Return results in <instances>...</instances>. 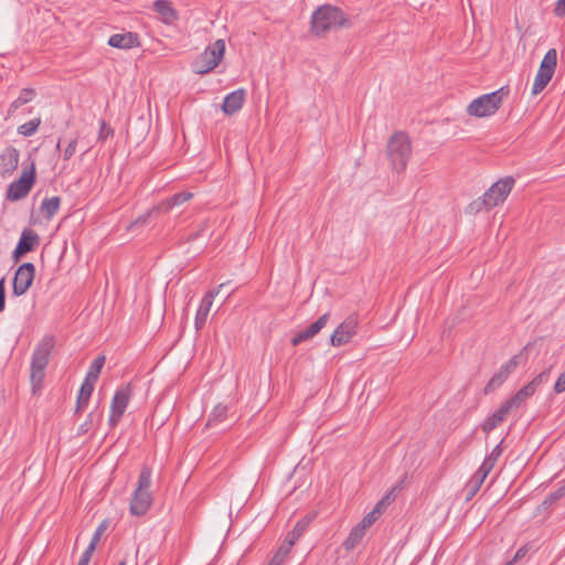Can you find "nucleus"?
<instances>
[{
    "mask_svg": "<svg viewBox=\"0 0 565 565\" xmlns=\"http://www.w3.org/2000/svg\"><path fill=\"white\" fill-rule=\"evenodd\" d=\"M347 26H350V20L338 7L326 4L312 13L311 31L318 36Z\"/></svg>",
    "mask_w": 565,
    "mask_h": 565,
    "instance_id": "f257e3e1",
    "label": "nucleus"
},
{
    "mask_svg": "<svg viewBox=\"0 0 565 565\" xmlns=\"http://www.w3.org/2000/svg\"><path fill=\"white\" fill-rule=\"evenodd\" d=\"M53 348L54 339L52 337H46L35 347L33 351L30 374L33 393H36L42 388V383L45 376V369L49 364Z\"/></svg>",
    "mask_w": 565,
    "mask_h": 565,
    "instance_id": "f03ea898",
    "label": "nucleus"
},
{
    "mask_svg": "<svg viewBox=\"0 0 565 565\" xmlns=\"http://www.w3.org/2000/svg\"><path fill=\"white\" fill-rule=\"evenodd\" d=\"M152 470L149 466H143L138 477L137 488L134 491L129 510L131 514L141 516L147 513L152 503L150 492Z\"/></svg>",
    "mask_w": 565,
    "mask_h": 565,
    "instance_id": "7ed1b4c3",
    "label": "nucleus"
},
{
    "mask_svg": "<svg viewBox=\"0 0 565 565\" xmlns=\"http://www.w3.org/2000/svg\"><path fill=\"white\" fill-rule=\"evenodd\" d=\"M508 94L509 88L507 86L500 87L492 93L483 94L468 105L467 113L478 118L491 116L499 110Z\"/></svg>",
    "mask_w": 565,
    "mask_h": 565,
    "instance_id": "20e7f679",
    "label": "nucleus"
},
{
    "mask_svg": "<svg viewBox=\"0 0 565 565\" xmlns=\"http://www.w3.org/2000/svg\"><path fill=\"white\" fill-rule=\"evenodd\" d=\"M412 153V143L408 136L403 131L395 132L387 143V157L392 168L402 172L406 169Z\"/></svg>",
    "mask_w": 565,
    "mask_h": 565,
    "instance_id": "39448f33",
    "label": "nucleus"
},
{
    "mask_svg": "<svg viewBox=\"0 0 565 565\" xmlns=\"http://www.w3.org/2000/svg\"><path fill=\"white\" fill-rule=\"evenodd\" d=\"M225 53V42L220 39L209 45L192 63V71L204 75L213 71L222 61Z\"/></svg>",
    "mask_w": 565,
    "mask_h": 565,
    "instance_id": "423d86ee",
    "label": "nucleus"
},
{
    "mask_svg": "<svg viewBox=\"0 0 565 565\" xmlns=\"http://www.w3.org/2000/svg\"><path fill=\"white\" fill-rule=\"evenodd\" d=\"M514 185V179L507 177L493 183L483 194L481 201H475L472 205L479 211L481 206L486 209L494 207L503 203Z\"/></svg>",
    "mask_w": 565,
    "mask_h": 565,
    "instance_id": "0eeeda50",
    "label": "nucleus"
},
{
    "mask_svg": "<svg viewBox=\"0 0 565 565\" xmlns=\"http://www.w3.org/2000/svg\"><path fill=\"white\" fill-rule=\"evenodd\" d=\"M557 65V51L555 49H550L539 67V71L535 75L534 83L532 86V95L540 94L552 79L555 68Z\"/></svg>",
    "mask_w": 565,
    "mask_h": 565,
    "instance_id": "6e6552de",
    "label": "nucleus"
},
{
    "mask_svg": "<svg viewBox=\"0 0 565 565\" xmlns=\"http://www.w3.org/2000/svg\"><path fill=\"white\" fill-rule=\"evenodd\" d=\"M35 181V167L31 164L30 169H24L20 178L13 181L7 190V200L19 201L25 198L31 191Z\"/></svg>",
    "mask_w": 565,
    "mask_h": 565,
    "instance_id": "1a4fd4ad",
    "label": "nucleus"
},
{
    "mask_svg": "<svg viewBox=\"0 0 565 565\" xmlns=\"http://www.w3.org/2000/svg\"><path fill=\"white\" fill-rule=\"evenodd\" d=\"M35 276V266L32 263H23L14 274L12 294L17 297L24 295L31 287Z\"/></svg>",
    "mask_w": 565,
    "mask_h": 565,
    "instance_id": "9d476101",
    "label": "nucleus"
},
{
    "mask_svg": "<svg viewBox=\"0 0 565 565\" xmlns=\"http://www.w3.org/2000/svg\"><path fill=\"white\" fill-rule=\"evenodd\" d=\"M131 395L132 390L130 385L116 391L110 405L109 425L111 427H115L119 423L129 404Z\"/></svg>",
    "mask_w": 565,
    "mask_h": 565,
    "instance_id": "9b49d317",
    "label": "nucleus"
},
{
    "mask_svg": "<svg viewBox=\"0 0 565 565\" xmlns=\"http://www.w3.org/2000/svg\"><path fill=\"white\" fill-rule=\"evenodd\" d=\"M358 319L354 316L348 317L341 322L330 337L331 345L341 347L350 342L353 335L356 333Z\"/></svg>",
    "mask_w": 565,
    "mask_h": 565,
    "instance_id": "f8f14e48",
    "label": "nucleus"
},
{
    "mask_svg": "<svg viewBox=\"0 0 565 565\" xmlns=\"http://www.w3.org/2000/svg\"><path fill=\"white\" fill-rule=\"evenodd\" d=\"M520 363V355H513L508 362L501 365L498 372L489 380L484 386L483 393L487 395L500 387L505 380L514 372Z\"/></svg>",
    "mask_w": 565,
    "mask_h": 565,
    "instance_id": "ddd939ff",
    "label": "nucleus"
},
{
    "mask_svg": "<svg viewBox=\"0 0 565 565\" xmlns=\"http://www.w3.org/2000/svg\"><path fill=\"white\" fill-rule=\"evenodd\" d=\"M40 244L38 233L31 228H24L13 250V258L19 260L23 255L34 250Z\"/></svg>",
    "mask_w": 565,
    "mask_h": 565,
    "instance_id": "4468645a",
    "label": "nucleus"
},
{
    "mask_svg": "<svg viewBox=\"0 0 565 565\" xmlns=\"http://www.w3.org/2000/svg\"><path fill=\"white\" fill-rule=\"evenodd\" d=\"M225 286L226 282L221 284L215 290L209 291L202 298L194 319V326L196 330H201L205 326L207 316L213 303V299L221 292L222 288H224Z\"/></svg>",
    "mask_w": 565,
    "mask_h": 565,
    "instance_id": "2eb2a0df",
    "label": "nucleus"
},
{
    "mask_svg": "<svg viewBox=\"0 0 565 565\" xmlns=\"http://www.w3.org/2000/svg\"><path fill=\"white\" fill-rule=\"evenodd\" d=\"M20 154L14 147H7L0 153V175L10 177L18 168Z\"/></svg>",
    "mask_w": 565,
    "mask_h": 565,
    "instance_id": "dca6fc26",
    "label": "nucleus"
},
{
    "mask_svg": "<svg viewBox=\"0 0 565 565\" xmlns=\"http://www.w3.org/2000/svg\"><path fill=\"white\" fill-rule=\"evenodd\" d=\"M329 318H330L329 312L323 313L315 322H312L308 328L299 331L296 335H294L291 339V344L296 347V345L300 344L301 342L312 339L327 324Z\"/></svg>",
    "mask_w": 565,
    "mask_h": 565,
    "instance_id": "f3484780",
    "label": "nucleus"
},
{
    "mask_svg": "<svg viewBox=\"0 0 565 565\" xmlns=\"http://www.w3.org/2000/svg\"><path fill=\"white\" fill-rule=\"evenodd\" d=\"M514 411L512 405L508 401H505L491 416L487 417L482 423V430L486 434H489L494 428H497L501 423H503L508 416V414Z\"/></svg>",
    "mask_w": 565,
    "mask_h": 565,
    "instance_id": "a211bd4d",
    "label": "nucleus"
},
{
    "mask_svg": "<svg viewBox=\"0 0 565 565\" xmlns=\"http://www.w3.org/2000/svg\"><path fill=\"white\" fill-rule=\"evenodd\" d=\"M108 44L116 49L129 50L132 47H138L140 42L137 33L125 32L113 34L108 40Z\"/></svg>",
    "mask_w": 565,
    "mask_h": 565,
    "instance_id": "6ab92c4d",
    "label": "nucleus"
},
{
    "mask_svg": "<svg viewBox=\"0 0 565 565\" xmlns=\"http://www.w3.org/2000/svg\"><path fill=\"white\" fill-rule=\"evenodd\" d=\"M244 100L245 90L243 88H238L225 96L222 110L226 115H234L243 107Z\"/></svg>",
    "mask_w": 565,
    "mask_h": 565,
    "instance_id": "aec40b11",
    "label": "nucleus"
},
{
    "mask_svg": "<svg viewBox=\"0 0 565 565\" xmlns=\"http://www.w3.org/2000/svg\"><path fill=\"white\" fill-rule=\"evenodd\" d=\"M153 9L167 24H171L178 20V13L169 0H156Z\"/></svg>",
    "mask_w": 565,
    "mask_h": 565,
    "instance_id": "412c9836",
    "label": "nucleus"
},
{
    "mask_svg": "<svg viewBox=\"0 0 565 565\" xmlns=\"http://www.w3.org/2000/svg\"><path fill=\"white\" fill-rule=\"evenodd\" d=\"M536 390L537 388L534 386V383L530 382L509 398L508 402L514 409H518L525 399L536 392Z\"/></svg>",
    "mask_w": 565,
    "mask_h": 565,
    "instance_id": "4be33fe9",
    "label": "nucleus"
},
{
    "mask_svg": "<svg viewBox=\"0 0 565 565\" xmlns=\"http://www.w3.org/2000/svg\"><path fill=\"white\" fill-rule=\"evenodd\" d=\"M94 387L95 385L92 383L85 381L82 383L76 401V413L83 412L87 407Z\"/></svg>",
    "mask_w": 565,
    "mask_h": 565,
    "instance_id": "5701e85b",
    "label": "nucleus"
},
{
    "mask_svg": "<svg viewBox=\"0 0 565 565\" xmlns=\"http://www.w3.org/2000/svg\"><path fill=\"white\" fill-rule=\"evenodd\" d=\"M501 443L498 444L492 451L484 458L483 462L479 467L478 471L482 472L483 476H488L495 466L499 457L502 455Z\"/></svg>",
    "mask_w": 565,
    "mask_h": 565,
    "instance_id": "b1692460",
    "label": "nucleus"
},
{
    "mask_svg": "<svg viewBox=\"0 0 565 565\" xmlns=\"http://www.w3.org/2000/svg\"><path fill=\"white\" fill-rule=\"evenodd\" d=\"M311 522V518L306 516L299 520L294 526L292 531H290L286 536V543L289 546H292L298 539L307 531L309 523Z\"/></svg>",
    "mask_w": 565,
    "mask_h": 565,
    "instance_id": "393cba45",
    "label": "nucleus"
},
{
    "mask_svg": "<svg viewBox=\"0 0 565 565\" xmlns=\"http://www.w3.org/2000/svg\"><path fill=\"white\" fill-rule=\"evenodd\" d=\"M35 97V92L32 88H23L20 92V95L17 99H14L8 109V115H12L17 109H19L21 106L30 103Z\"/></svg>",
    "mask_w": 565,
    "mask_h": 565,
    "instance_id": "a878e982",
    "label": "nucleus"
},
{
    "mask_svg": "<svg viewBox=\"0 0 565 565\" xmlns=\"http://www.w3.org/2000/svg\"><path fill=\"white\" fill-rule=\"evenodd\" d=\"M60 205V196L45 198L41 203L40 211L50 220L57 213Z\"/></svg>",
    "mask_w": 565,
    "mask_h": 565,
    "instance_id": "bb28decb",
    "label": "nucleus"
},
{
    "mask_svg": "<svg viewBox=\"0 0 565 565\" xmlns=\"http://www.w3.org/2000/svg\"><path fill=\"white\" fill-rule=\"evenodd\" d=\"M105 364V356L98 355L89 365V369L87 371L85 382L92 383L95 385V383L98 380V376L100 374V371Z\"/></svg>",
    "mask_w": 565,
    "mask_h": 565,
    "instance_id": "cd10ccee",
    "label": "nucleus"
},
{
    "mask_svg": "<svg viewBox=\"0 0 565 565\" xmlns=\"http://www.w3.org/2000/svg\"><path fill=\"white\" fill-rule=\"evenodd\" d=\"M366 530L361 527L359 524L354 526L347 540L343 542V546L347 551L353 550L364 537Z\"/></svg>",
    "mask_w": 565,
    "mask_h": 565,
    "instance_id": "c85d7f7f",
    "label": "nucleus"
},
{
    "mask_svg": "<svg viewBox=\"0 0 565 565\" xmlns=\"http://www.w3.org/2000/svg\"><path fill=\"white\" fill-rule=\"evenodd\" d=\"M228 408L226 405L220 403L211 412L206 426H214L225 420Z\"/></svg>",
    "mask_w": 565,
    "mask_h": 565,
    "instance_id": "c756f323",
    "label": "nucleus"
},
{
    "mask_svg": "<svg viewBox=\"0 0 565 565\" xmlns=\"http://www.w3.org/2000/svg\"><path fill=\"white\" fill-rule=\"evenodd\" d=\"M488 476H483L482 472L476 471L467 484V499L470 500L480 490L482 483Z\"/></svg>",
    "mask_w": 565,
    "mask_h": 565,
    "instance_id": "7c9ffc66",
    "label": "nucleus"
},
{
    "mask_svg": "<svg viewBox=\"0 0 565 565\" xmlns=\"http://www.w3.org/2000/svg\"><path fill=\"white\" fill-rule=\"evenodd\" d=\"M192 196H193V194L191 192H180V193H177V194L172 195L171 198L167 199L162 203L161 206L163 209H166L167 211H169L174 206H178V205L183 204L184 202H188L190 199H192Z\"/></svg>",
    "mask_w": 565,
    "mask_h": 565,
    "instance_id": "2f4dec72",
    "label": "nucleus"
},
{
    "mask_svg": "<svg viewBox=\"0 0 565 565\" xmlns=\"http://www.w3.org/2000/svg\"><path fill=\"white\" fill-rule=\"evenodd\" d=\"M564 497H565V487H564L563 483H561V486H559V488L557 490H555L554 492L550 493L544 499V501L542 502L540 508L548 509L550 507H552L554 503H556L558 500L563 499Z\"/></svg>",
    "mask_w": 565,
    "mask_h": 565,
    "instance_id": "473e14b6",
    "label": "nucleus"
},
{
    "mask_svg": "<svg viewBox=\"0 0 565 565\" xmlns=\"http://www.w3.org/2000/svg\"><path fill=\"white\" fill-rule=\"evenodd\" d=\"M40 124H41L40 118L29 120L18 127V132L24 137H30L36 132Z\"/></svg>",
    "mask_w": 565,
    "mask_h": 565,
    "instance_id": "72a5a7b5",
    "label": "nucleus"
},
{
    "mask_svg": "<svg viewBox=\"0 0 565 565\" xmlns=\"http://www.w3.org/2000/svg\"><path fill=\"white\" fill-rule=\"evenodd\" d=\"M102 419V414H95L94 412L87 415V418L84 423L78 426L77 434L84 435L86 434L94 425V422H99Z\"/></svg>",
    "mask_w": 565,
    "mask_h": 565,
    "instance_id": "f704fd0d",
    "label": "nucleus"
},
{
    "mask_svg": "<svg viewBox=\"0 0 565 565\" xmlns=\"http://www.w3.org/2000/svg\"><path fill=\"white\" fill-rule=\"evenodd\" d=\"M380 518V515L377 514V511H371L369 512L363 519L362 521L359 523V525L361 527H363L364 530L369 529L377 519Z\"/></svg>",
    "mask_w": 565,
    "mask_h": 565,
    "instance_id": "c9c22d12",
    "label": "nucleus"
},
{
    "mask_svg": "<svg viewBox=\"0 0 565 565\" xmlns=\"http://www.w3.org/2000/svg\"><path fill=\"white\" fill-rule=\"evenodd\" d=\"M552 366L543 370L540 374H537L531 382L534 383V386L537 388L541 384L548 381L551 374Z\"/></svg>",
    "mask_w": 565,
    "mask_h": 565,
    "instance_id": "e433bc0d",
    "label": "nucleus"
},
{
    "mask_svg": "<svg viewBox=\"0 0 565 565\" xmlns=\"http://www.w3.org/2000/svg\"><path fill=\"white\" fill-rule=\"evenodd\" d=\"M106 530V522H103L95 531L88 546L93 547V551H95L97 543L100 540V536L103 535L104 531Z\"/></svg>",
    "mask_w": 565,
    "mask_h": 565,
    "instance_id": "4c0bfd02",
    "label": "nucleus"
},
{
    "mask_svg": "<svg viewBox=\"0 0 565 565\" xmlns=\"http://www.w3.org/2000/svg\"><path fill=\"white\" fill-rule=\"evenodd\" d=\"M553 390L556 394L565 392V371L557 377Z\"/></svg>",
    "mask_w": 565,
    "mask_h": 565,
    "instance_id": "58836bf2",
    "label": "nucleus"
},
{
    "mask_svg": "<svg viewBox=\"0 0 565 565\" xmlns=\"http://www.w3.org/2000/svg\"><path fill=\"white\" fill-rule=\"evenodd\" d=\"M110 135H113V129L106 125V122L104 120H102L100 122V128H99V134H98V138L100 140H105L107 139Z\"/></svg>",
    "mask_w": 565,
    "mask_h": 565,
    "instance_id": "ea45409f",
    "label": "nucleus"
},
{
    "mask_svg": "<svg viewBox=\"0 0 565 565\" xmlns=\"http://www.w3.org/2000/svg\"><path fill=\"white\" fill-rule=\"evenodd\" d=\"M76 143H77V140L76 139H73L68 145L67 147L65 148L64 150V153H63V158L64 160H70L73 154L75 153V150H76Z\"/></svg>",
    "mask_w": 565,
    "mask_h": 565,
    "instance_id": "a19ab883",
    "label": "nucleus"
},
{
    "mask_svg": "<svg viewBox=\"0 0 565 565\" xmlns=\"http://www.w3.org/2000/svg\"><path fill=\"white\" fill-rule=\"evenodd\" d=\"M94 551L92 546H87L84 553L82 554L77 565H88L92 558Z\"/></svg>",
    "mask_w": 565,
    "mask_h": 565,
    "instance_id": "79ce46f5",
    "label": "nucleus"
},
{
    "mask_svg": "<svg viewBox=\"0 0 565 565\" xmlns=\"http://www.w3.org/2000/svg\"><path fill=\"white\" fill-rule=\"evenodd\" d=\"M4 278L0 279V312L4 309L6 306V285Z\"/></svg>",
    "mask_w": 565,
    "mask_h": 565,
    "instance_id": "37998d69",
    "label": "nucleus"
},
{
    "mask_svg": "<svg viewBox=\"0 0 565 565\" xmlns=\"http://www.w3.org/2000/svg\"><path fill=\"white\" fill-rule=\"evenodd\" d=\"M554 13L556 17L559 18L565 17V0H557L556 6L554 8Z\"/></svg>",
    "mask_w": 565,
    "mask_h": 565,
    "instance_id": "c03bdc74",
    "label": "nucleus"
},
{
    "mask_svg": "<svg viewBox=\"0 0 565 565\" xmlns=\"http://www.w3.org/2000/svg\"><path fill=\"white\" fill-rule=\"evenodd\" d=\"M526 553H527V548L525 546L520 547L516 551L513 559L511 562H509L507 565H512L513 562H516L518 559L524 557Z\"/></svg>",
    "mask_w": 565,
    "mask_h": 565,
    "instance_id": "a18cd8bd",
    "label": "nucleus"
},
{
    "mask_svg": "<svg viewBox=\"0 0 565 565\" xmlns=\"http://www.w3.org/2000/svg\"><path fill=\"white\" fill-rule=\"evenodd\" d=\"M151 212H147L143 215H140L136 221L131 224V226L139 225V224H146L148 222V218L150 216Z\"/></svg>",
    "mask_w": 565,
    "mask_h": 565,
    "instance_id": "49530a36",
    "label": "nucleus"
},
{
    "mask_svg": "<svg viewBox=\"0 0 565 565\" xmlns=\"http://www.w3.org/2000/svg\"><path fill=\"white\" fill-rule=\"evenodd\" d=\"M290 548H291V546H289L285 541L284 544L277 551V553H280V556H284V558H285L287 556V554L289 553Z\"/></svg>",
    "mask_w": 565,
    "mask_h": 565,
    "instance_id": "de8ad7c7",
    "label": "nucleus"
},
{
    "mask_svg": "<svg viewBox=\"0 0 565 565\" xmlns=\"http://www.w3.org/2000/svg\"><path fill=\"white\" fill-rule=\"evenodd\" d=\"M284 561V556L280 553H276L268 565H280Z\"/></svg>",
    "mask_w": 565,
    "mask_h": 565,
    "instance_id": "09e8293b",
    "label": "nucleus"
},
{
    "mask_svg": "<svg viewBox=\"0 0 565 565\" xmlns=\"http://www.w3.org/2000/svg\"><path fill=\"white\" fill-rule=\"evenodd\" d=\"M386 508L384 502L380 500L373 508V511H377V514L381 515Z\"/></svg>",
    "mask_w": 565,
    "mask_h": 565,
    "instance_id": "8fccbe9b",
    "label": "nucleus"
},
{
    "mask_svg": "<svg viewBox=\"0 0 565 565\" xmlns=\"http://www.w3.org/2000/svg\"><path fill=\"white\" fill-rule=\"evenodd\" d=\"M390 500H391L390 494H386L385 497H383L381 499V501H383L386 507L390 504V502H391Z\"/></svg>",
    "mask_w": 565,
    "mask_h": 565,
    "instance_id": "3c124183",
    "label": "nucleus"
},
{
    "mask_svg": "<svg viewBox=\"0 0 565 565\" xmlns=\"http://www.w3.org/2000/svg\"><path fill=\"white\" fill-rule=\"evenodd\" d=\"M145 565H158V562L154 558L150 557L149 559H147Z\"/></svg>",
    "mask_w": 565,
    "mask_h": 565,
    "instance_id": "603ef678",
    "label": "nucleus"
},
{
    "mask_svg": "<svg viewBox=\"0 0 565 565\" xmlns=\"http://www.w3.org/2000/svg\"><path fill=\"white\" fill-rule=\"evenodd\" d=\"M118 565H127V563H126V561H125V559H122V561H120V562H119V564H118Z\"/></svg>",
    "mask_w": 565,
    "mask_h": 565,
    "instance_id": "864d4df0",
    "label": "nucleus"
},
{
    "mask_svg": "<svg viewBox=\"0 0 565 565\" xmlns=\"http://www.w3.org/2000/svg\"><path fill=\"white\" fill-rule=\"evenodd\" d=\"M562 483H563V484H564V487H565V480H563V481H562Z\"/></svg>",
    "mask_w": 565,
    "mask_h": 565,
    "instance_id": "5fc2aeb1",
    "label": "nucleus"
}]
</instances>
